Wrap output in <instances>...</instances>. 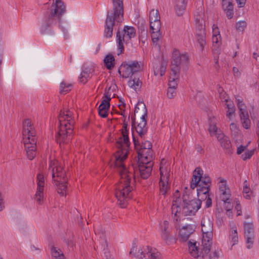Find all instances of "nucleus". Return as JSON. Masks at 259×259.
Here are the masks:
<instances>
[{
	"label": "nucleus",
	"instance_id": "obj_1",
	"mask_svg": "<svg viewBox=\"0 0 259 259\" xmlns=\"http://www.w3.org/2000/svg\"><path fill=\"white\" fill-rule=\"evenodd\" d=\"M126 155L122 157L117 156L116 158L115 166L120 167V180L116 185L115 189V196L117 199V204L121 208H125L128 201L132 199V191L133 187L131 186V176L128 172V171L123 166L122 160L126 158Z\"/></svg>",
	"mask_w": 259,
	"mask_h": 259
},
{
	"label": "nucleus",
	"instance_id": "obj_2",
	"mask_svg": "<svg viewBox=\"0 0 259 259\" xmlns=\"http://www.w3.org/2000/svg\"><path fill=\"white\" fill-rule=\"evenodd\" d=\"M113 5L112 10L109 11L105 21L104 36L111 37L113 27L116 23H121L123 20V5L122 0H112Z\"/></svg>",
	"mask_w": 259,
	"mask_h": 259
},
{
	"label": "nucleus",
	"instance_id": "obj_3",
	"mask_svg": "<svg viewBox=\"0 0 259 259\" xmlns=\"http://www.w3.org/2000/svg\"><path fill=\"white\" fill-rule=\"evenodd\" d=\"M189 57L186 54H181L180 51L175 49L172 53L171 60L170 78L172 81L179 80L181 69L186 71L189 64Z\"/></svg>",
	"mask_w": 259,
	"mask_h": 259
},
{
	"label": "nucleus",
	"instance_id": "obj_4",
	"mask_svg": "<svg viewBox=\"0 0 259 259\" xmlns=\"http://www.w3.org/2000/svg\"><path fill=\"white\" fill-rule=\"evenodd\" d=\"M54 2L55 5L52 6L50 13L41 25L42 33H45L50 27L60 22L62 15L66 12L65 6L61 0H54Z\"/></svg>",
	"mask_w": 259,
	"mask_h": 259
},
{
	"label": "nucleus",
	"instance_id": "obj_5",
	"mask_svg": "<svg viewBox=\"0 0 259 259\" xmlns=\"http://www.w3.org/2000/svg\"><path fill=\"white\" fill-rule=\"evenodd\" d=\"M141 66L137 61L122 63L118 68V72L123 78H129L128 81H140Z\"/></svg>",
	"mask_w": 259,
	"mask_h": 259
},
{
	"label": "nucleus",
	"instance_id": "obj_6",
	"mask_svg": "<svg viewBox=\"0 0 259 259\" xmlns=\"http://www.w3.org/2000/svg\"><path fill=\"white\" fill-rule=\"evenodd\" d=\"M52 169V179L54 185L57 187L58 193L62 196H64L66 193L67 178L66 171L63 167L61 165H57Z\"/></svg>",
	"mask_w": 259,
	"mask_h": 259
},
{
	"label": "nucleus",
	"instance_id": "obj_7",
	"mask_svg": "<svg viewBox=\"0 0 259 259\" xmlns=\"http://www.w3.org/2000/svg\"><path fill=\"white\" fill-rule=\"evenodd\" d=\"M31 121L29 119H26L23 122V143L26 156L29 160H32V144L30 137H32Z\"/></svg>",
	"mask_w": 259,
	"mask_h": 259
},
{
	"label": "nucleus",
	"instance_id": "obj_8",
	"mask_svg": "<svg viewBox=\"0 0 259 259\" xmlns=\"http://www.w3.org/2000/svg\"><path fill=\"white\" fill-rule=\"evenodd\" d=\"M136 35V30L132 26H125L122 31L119 30L117 32L116 38L117 43V55L123 53L124 48L123 44L127 43Z\"/></svg>",
	"mask_w": 259,
	"mask_h": 259
},
{
	"label": "nucleus",
	"instance_id": "obj_9",
	"mask_svg": "<svg viewBox=\"0 0 259 259\" xmlns=\"http://www.w3.org/2000/svg\"><path fill=\"white\" fill-rule=\"evenodd\" d=\"M59 131L56 136V140L61 145L68 144L71 140V135L72 133V125L70 122L62 123V120L60 118V125Z\"/></svg>",
	"mask_w": 259,
	"mask_h": 259
},
{
	"label": "nucleus",
	"instance_id": "obj_10",
	"mask_svg": "<svg viewBox=\"0 0 259 259\" xmlns=\"http://www.w3.org/2000/svg\"><path fill=\"white\" fill-rule=\"evenodd\" d=\"M183 206L182 214L185 216L195 215L201 207V200L199 199L190 200L186 195L182 197Z\"/></svg>",
	"mask_w": 259,
	"mask_h": 259
},
{
	"label": "nucleus",
	"instance_id": "obj_11",
	"mask_svg": "<svg viewBox=\"0 0 259 259\" xmlns=\"http://www.w3.org/2000/svg\"><path fill=\"white\" fill-rule=\"evenodd\" d=\"M192 242L190 240L188 242L189 249L191 254L194 257H198L202 255V257L204 258V256L210 252L212 241H207L206 239H202V247L201 251L199 252V248L196 246V242L194 240Z\"/></svg>",
	"mask_w": 259,
	"mask_h": 259
},
{
	"label": "nucleus",
	"instance_id": "obj_12",
	"mask_svg": "<svg viewBox=\"0 0 259 259\" xmlns=\"http://www.w3.org/2000/svg\"><path fill=\"white\" fill-rule=\"evenodd\" d=\"M130 254L138 259H158L160 253L155 249L153 250L151 247L147 246L143 251L142 249L137 250V248L133 246L131 249Z\"/></svg>",
	"mask_w": 259,
	"mask_h": 259
},
{
	"label": "nucleus",
	"instance_id": "obj_13",
	"mask_svg": "<svg viewBox=\"0 0 259 259\" xmlns=\"http://www.w3.org/2000/svg\"><path fill=\"white\" fill-rule=\"evenodd\" d=\"M183 221L184 223H186L187 221H190V224L185 225V226L180 229L179 232L180 239L182 241L185 242L188 239L190 235L194 232L196 227V224L195 221L191 218H184Z\"/></svg>",
	"mask_w": 259,
	"mask_h": 259
},
{
	"label": "nucleus",
	"instance_id": "obj_14",
	"mask_svg": "<svg viewBox=\"0 0 259 259\" xmlns=\"http://www.w3.org/2000/svg\"><path fill=\"white\" fill-rule=\"evenodd\" d=\"M36 191L35 197L33 198L35 200L36 203L40 205L43 203L44 201V191L45 185V177L42 174L39 173L36 176Z\"/></svg>",
	"mask_w": 259,
	"mask_h": 259
},
{
	"label": "nucleus",
	"instance_id": "obj_15",
	"mask_svg": "<svg viewBox=\"0 0 259 259\" xmlns=\"http://www.w3.org/2000/svg\"><path fill=\"white\" fill-rule=\"evenodd\" d=\"M140 107L142 110L141 113H144V114L142 115V117H141L140 121L138 123L137 125L138 127L137 128H136V130L138 133L139 136L141 138H143L147 132V128L146 127L147 125L146 117L147 116V110L145 109V107H144L142 104H141Z\"/></svg>",
	"mask_w": 259,
	"mask_h": 259
},
{
	"label": "nucleus",
	"instance_id": "obj_16",
	"mask_svg": "<svg viewBox=\"0 0 259 259\" xmlns=\"http://www.w3.org/2000/svg\"><path fill=\"white\" fill-rule=\"evenodd\" d=\"M138 159L141 161V163L145 164L152 163L151 162L153 160L152 150H151L149 153L148 150L147 149H138Z\"/></svg>",
	"mask_w": 259,
	"mask_h": 259
},
{
	"label": "nucleus",
	"instance_id": "obj_17",
	"mask_svg": "<svg viewBox=\"0 0 259 259\" xmlns=\"http://www.w3.org/2000/svg\"><path fill=\"white\" fill-rule=\"evenodd\" d=\"M153 163L145 164L140 163L138 165V170L141 178L147 179L151 175Z\"/></svg>",
	"mask_w": 259,
	"mask_h": 259
},
{
	"label": "nucleus",
	"instance_id": "obj_18",
	"mask_svg": "<svg viewBox=\"0 0 259 259\" xmlns=\"http://www.w3.org/2000/svg\"><path fill=\"white\" fill-rule=\"evenodd\" d=\"M160 17L159 13L157 10H152L149 13L150 27H155L157 29L159 26H161Z\"/></svg>",
	"mask_w": 259,
	"mask_h": 259
},
{
	"label": "nucleus",
	"instance_id": "obj_19",
	"mask_svg": "<svg viewBox=\"0 0 259 259\" xmlns=\"http://www.w3.org/2000/svg\"><path fill=\"white\" fill-rule=\"evenodd\" d=\"M122 137L120 138V140L116 142V146L119 148V150L116 154H118V152L121 154H124L123 149V143H124L127 147H129L130 145V142L128 138V132L122 131L121 132Z\"/></svg>",
	"mask_w": 259,
	"mask_h": 259
},
{
	"label": "nucleus",
	"instance_id": "obj_20",
	"mask_svg": "<svg viewBox=\"0 0 259 259\" xmlns=\"http://www.w3.org/2000/svg\"><path fill=\"white\" fill-rule=\"evenodd\" d=\"M233 0H222V8L226 16L229 19L233 18L234 15Z\"/></svg>",
	"mask_w": 259,
	"mask_h": 259
},
{
	"label": "nucleus",
	"instance_id": "obj_21",
	"mask_svg": "<svg viewBox=\"0 0 259 259\" xmlns=\"http://www.w3.org/2000/svg\"><path fill=\"white\" fill-rule=\"evenodd\" d=\"M169 223L168 221H164L161 225V237L166 242L172 239L170 234V230L168 228Z\"/></svg>",
	"mask_w": 259,
	"mask_h": 259
},
{
	"label": "nucleus",
	"instance_id": "obj_22",
	"mask_svg": "<svg viewBox=\"0 0 259 259\" xmlns=\"http://www.w3.org/2000/svg\"><path fill=\"white\" fill-rule=\"evenodd\" d=\"M195 36L197 43L199 45L201 50H203L206 44V31L195 29Z\"/></svg>",
	"mask_w": 259,
	"mask_h": 259
},
{
	"label": "nucleus",
	"instance_id": "obj_23",
	"mask_svg": "<svg viewBox=\"0 0 259 259\" xmlns=\"http://www.w3.org/2000/svg\"><path fill=\"white\" fill-rule=\"evenodd\" d=\"M195 29L205 30V15L204 12L200 11V13L195 16Z\"/></svg>",
	"mask_w": 259,
	"mask_h": 259
},
{
	"label": "nucleus",
	"instance_id": "obj_24",
	"mask_svg": "<svg viewBox=\"0 0 259 259\" xmlns=\"http://www.w3.org/2000/svg\"><path fill=\"white\" fill-rule=\"evenodd\" d=\"M133 142L135 147V148L138 149H147L148 150L149 153L152 150V143L149 141H146L144 142H142V145H140V143L138 139L136 138L133 134Z\"/></svg>",
	"mask_w": 259,
	"mask_h": 259
},
{
	"label": "nucleus",
	"instance_id": "obj_25",
	"mask_svg": "<svg viewBox=\"0 0 259 259\" xmlns=\"http://www.w3.org/2000/svg\"><path fill=\"white\" fill-rule=\"evenodd\" d=\"M94 72V69L92 67L83 66L80 74V78L82 79L80 81H84V80H88L92 79Z\"/></svg>",
	"mask_w": 259,
	"mask_h": 259
},
{
	"label": "nucleus",
	"instance_id": "obj_26",
	"mask_svg": "<svg viewBox=\"0 0 259 259\" xmlns=\"http://www.w3.org/2000/svg\"><path fill=\"white\" fill-rule=\"evenodd\" d=\"M187 0H175V10L178 16H182L185 9Z\"/></svg>",
	"mask_w": 259,
	"mask_h": 259
},
{
	"label": "nucleus",
	"instance_id": "obj_27",
	"mask_svg": "<svg viewBox=\"0 0 259 259\" xmlns=\"http://www.w3.org/2000/svg\"><path fill=\"white\" fill-rule=\"evenodd\" d=\"M166 68V63L162 61V62H158V64H155V66H153V71L155 76L159 75L160 76H162L165 73Z\"/></svg>",
	"mask_w": 259,
	"mask_h": 259
},
{
	"label": "nucleus",
	"instance_id": "obj_28",
	"mask_svg": "<svg viewBox=\"0 0 259 259\" xmlns=\"http://www.w3.org/2000/svg\"><path fill=\"white\" fill-rule=\"evenodd\" d=\"M194 172H197V174L200 176L201 177V180L200 181V183L203 184L204 185L208 186L210 187L211 185V179L210 178L206 175H204L203 176V170L200 167H197L194 170Z\"/></svg>",
	"mask_w": 259,
	"mask_h": 259
},
{
	"label": "nucleus",
	"instance_id": "obj_29",
	"mask_svg": "<svg viewBox=\"0 0 259 259\" xmlns=\"http://www.w3.org/2000/svg\"><path fill=\"white\" fill-rule=\"evenodd\" d=\"M160 28L161 26H159L157 29H156V27L154 26L152 27H150V31L151 33V38L153 43L157 42L161 37Z\"/></svg>",
	"mask_w": 259,
	"mask_h": 259
},
{
	"label": "nucleus",
	"instance_id": "obj_30",
	"mask_svg": "<svg viewBox=\"0 0 259 259\" xmlns=\"http://www.w3.org/2000/svg\"><path fill=\"white\" fill-rule=\"evenodd\" d=\"M213 224L209 219H202L201 221V231L203 232L206 231H212Z\"/></svg>",
	"mask_w": 259,
	"mask_h": 259
},
{
	"label": "nucleus",
	"instance_id": "obj_31",
	"mask_svg": "<svg viewBox=\"0 0 259 259\" xmlns=\"http://www.w3.org/2000/svg\"><path fill=\"white\" fill-rule=\"evenodd\" d=\"M225 102L226 103L225 105L226 106V108H228V111H227V116L231 118V117L234 113L235 111V107L233 103V102L228 99H225Z\"/></svg>",
	"mask_w": 259,
	"mask_h": 259
},
{
	"label": "nucleus",
	"instance_id": "obj_32",
	"mask_svg": "<svg viewBox=\"0 0 259 259\" xmlns=\"http://www.w3.org/2000/svg\"><path fill=\"white\" fill-rule=\"evenodd\" d=\"M115 59L112 54L106 55L104 60L105 66L108 69H111L114 66Z\"/></svg>",
	"mask_w": 259,
	"mask_h": 259
},
{
	"label": "nucleus",
	"instance_id": "obj_33",
	"mask_svg": "<svg viewBox=\"0 0 259 259\" xmlns=\"http://www.w3.org/2000/svg\"><path fill=\"white\" fill-rule=\"evenodd\" d=\"M168 177L169 176H167L165 180L162 179H160L159 181L160 192L162 195L164 196L166 195L168 188L167 185Z\"/></svg>",
	"mask_w": 259,
	"mask_h": 259
},
{
	"label": "nucleus",
	"instance_id": "obj_34",
	"mask_svg": "<svg viewBox=\"0 0 259 259\" xmlns=\"http://www.w3.org/2000/svg\"><path fill=\"white\" fill-rule=\"evenodd\" d=\"M241 120L242 121L243 126L246 128L248 129L250 126V121L249 119V115L248 112L244 113L242 112L239 114Z\"/></svg>",
	"mask_w": 259,
	"mask_h": 259
},
{
	"label": "nucleus",
	"instance_id": "obj_35",
	"mask_svg": "<svg viewBox=\"0 0 259 259\" xmlns=\"http://www.w3.org/2000/svg\"><path fill=\"white\" fill-rule=\"evenodd\" d=\"M221 145L226 153H232L231 143L228 138L224 139L223 141L221 143Z\"/></svg>",
	"mask_w": 259,
	"mask_h": 259
},
{
	"label": "nucleus",
	"instance_id": "obj_36",
	"mask_svg": "<svg viewBox=\"0 0 259 259\" xmlns=\"http://www.w3.org/2000/svg\"><path fill=\"white\" fill-rule=\"evenodd\" d=\"M73 84L68 82H61L60 85V93L64 94L70 91Z\"/></svg>",
	"mask_w": 259,
	"mask_h": 259
},
{
	"label": "nucleus",
	"instance_id": "obj_37",
	"mask_svg": "<svg viewBox=\"0 0 259 259\" xmlns=\"http://www.w3.org/2000/svg\"><path fill=\"white\" fill-rule=\"evenodd\" d=\"M245 236H253L254 235L253 225L251 223H246L244 225Z\"/></svg>",
	"mask_w": 259,
	"mask_h": 259
},
{
	"label": "nucleus",
	"instance_id": "obj_38",
	"mask_svg": "<svg viewBox=\"0 0 259 259\" xmlns=\"http://www.w3.org/2000/svg\"><path fill=\"white\" fill-rule=\"evenodd\" d=\"M125 155H126V158H125L123 159H122V162H122V165H123V166H124V167L126 168V169H127V170L128 171V174L130 175H131V178H132L133 176H134V175L132 174V172H131V171H130V169H131V168H129V169H127V168H126V167L125 166V165H124V164H123V161H124V160H125L126 159V158H127V152H125V153H124V154H121V153H120V152H118V154H114V159H114V162H113L114 166V167H115V168H117V170H118V171L119 175H120V173H119V172H120V167H119L115 166V161H116V158H117V156H120V157H122V156H125Z\"/></svg>",
	"mask_w": 259,
	"mask_h": 259
},
{
	"label": "nucleus",
	"instance_id": "obj_39",
	"mask_svg": "<svg viewBox=\"0 0 259 259\" xmlns=\"http://www.w3.org/2000/svg\"><path fill=\"white\" fill-rule=\"evenodd\" d=\"M230 236L231 239V241L233 243L232 245H235L238 241V233L237 229L233 228H232V230L230 232Z\"/></svg>",
	"mask_w": 259,
	"mask_h": 259
},
{
	"label": "nucleus",
	"instance_id": "obj_40",
	"mask_svg": "<svg viewBox=\"0 0 259 259\" xmlns=\"http://www.w3.org/2000/svg\"><path fill=\"white\" fill-rule=\"evenodd\" d=\"M181 208L180 205H178L177 204H172L171 206V212L172 213H174L175 218H174V221L177 222L180 220L179 217L177 216V213H180L181 211Z\"/></svg>",
	"mask_w": 259,
	"mask_h": 259
},
{
	"label": "nucleus",
	"instance_id": "obj_41",
	"mask_svg": "<svg viewBox=\"0 0 259 259\" xmlns=\"http://www.w3.org/2000/svg\"><path fill=\"white\" fill-rule=\"evenodd\" d=\"M59 249H57L56 247H53L51 248V253L54 259H63L64 255L60 251H58Z\"/></svg>",
	"mask_w": 259,
	"mask_h": 259
},
{
	"label": "nucleus",
	"instance_id": "obj_42",
	"mask_svg": "<svg viewBox=\"0 0 259 259\" xmlns=\"http://www.w3.org/2000/svg\"><path fill=\"white\" fill-rule=\"evenodd\" d=\"M127 85L137 93L141 90L142 82H127Z\"/></svg>",
	"mask_w": 259,
	"mask_h": 259
},
{
	"label": "nucleus",
	"instance_id": "obj_43",
	"mask_svg": "<svg viewBox=\"0 0 259 259\" xmlns=\"http://www.w3.org/2000/svg\"><path fill=\"white\" fill-rule=\"evenodd\" d=\"M141 104H142L144 107H145V109L147 110L146 105L143 102H138V103L137 104L135 108L134 114L136 115V114H137L138 116L142 117V115H143L144 114L141 113L142 111L141 108L140 107L141 106Z\"/></svg>",
	"mask_w": 259,
	"mask_h": 259
},
{
	"label": "nucleus",
	"instance_id": "obj_44",
	"mask_svg": "<svg viewBox=\"0 0 259 259\" xmlns=\"http://www.w3.org/2000/svg\"><path fill=\"white\" fill-rule=\"evenodd\" d=\"M109 109L107 107L99 106L98 109L99 115L102 118H106L107 117Z\"/></svg>",
	"mask_w": 259,
	"mask_h": 259
},
{
	"label": "nucleus",
	"instance_id": "obj_45",
	"mask_svg": "<svg viewBox=\"0 0 259 259\" xmlns=\"http://www.w3.org/2000/svg\"><path fill=\"white\" fill-rule=\"evenodd\" d=\"M231 194L230 192V190L229 189V188H228V191H225L222 193V194L221 195V198L223 202H226V201L230 200V199H231Z\"/></svg>",
	"mask_w": 259,
	"mask_h": 259
},
{
	"label": "nucleus",
	"instance_id": "obj_46",
	"mask_svg": "<svg viewBox=\"0 0 259 259\" xmlns=\"http://www.w3.org/2000/svg\"><path fill=\"white\" fill-rule=\"evenodd\" d=\"M247 25L246 22L244 21H239L236 24V29L239 31H243Z\"/></svg>",
	"mask_w": 259,
	"mask_h": 259
},
{
	"label": "nucleus",
	"instance_id": "obj_47",
	"mask_svg": "<svg viewBox=\"0 0 259 259\" xmlns=\"http://www.w3.org/2000/svg\"><path fill=\"white\" fill-rule=\"evenodd\" d=\"M197 192L198 197L200 200H204V199L207 198L209 195V193L202 191L200 189H197Z\"/></svg>",
	"mask_w": 259,
	"mask_h": 259
},
{
	"label": "nucleus",
	"instance_id": "obj_48",
	"mask_svg": "<svg viewBox=\"0 0 259 259\" xmlns=\"http://www.w3.org/2000/svg\"><path fill=\"white\" fill-rule=\"evenodd\" d=\"M246 238V243L247 244V248L250 249L252 247L254 242V236H245Z\"/></svg>",
	"mask_w": 259,
	"mask_h": 259
},
{
	"label": "nucleus",
	"instance_id": "obj_49",
	"mask_svg": "<svg viewBox=\"0 0 259 259\" xmlns=\"http://www.w3.org/2000/svg\"><path fill=\"white\" fill-rule=\"evenodd\" d=\"M166 94L168 98L173 99L177 94L176 89L168 88Z\"/></svg>",
	"mask_w": 259,
	"mask_h": 259
},
{
	"label": "nucleus",
	"instance_id": "obj_50",
	"mask_svg": "<svg viewBox=\"0 0 259 259\" xmlns=\"http://www.w3.org/2000/svg\"><path fill=\"white\" fill-rule=\"evenodd\" d=\"M202 239H206L207 241H212V231H206L202 233Z\"/></svg>",
	"mask_w": 259,
	"mask_h": 259
},
{
	"label": "nucleus",
	"instance_id": "obj_51",
	"mask_svg": "<svg viewBox=\"0 0 259 259\" xmlns=\"http://www.w3.org/2000/svg\"><path fill=\"white\" fill-rule=\"evenodd\" d=\"M254 150H248L246 151L242 155V157L243 160L250 159L254 153Z\"/></svg>",
	"mask_w": 259,
	"mask_h": 259
},
{
	"label": "nucleus",
	"instance_id": "obj_52",
	"mask_svg": "<svg viewBox=\"0 0 259 259\" xmlns=\"http://www.w3.org/2000/svg\"><path fill=\"white\" fill-rule=\"evenodd\" d=\"M111 100V98H105L102 100L101 101V103L99 106H104L105 107H107L108 108H110V101Z\"/></svg>",
	"mask_w": 259,
	"mask_h": 259
},
{
	"label": "nucleus",
	"instance_id": "obj_53",
	"mask_svg": "<svg viewBox=\"0 0 259 259\" xmlns=\"http://www.w3.org/2000/svg\"><path fill=\"white\" fill-rule=\"evenodd\" d=\"M220 182L222 183V184L221 185H220L219 187L220 191L222 193H223L225 191V192L228 191V188H229L227 186L226 181L223 179V180H222L220 181Z\"/></svg>",
	"mask_w": 259,
	"mask_h": 259
},
{
	"label": "nucleus",
	"instance_id": "obj_54",
	"mask_svg": "<svg viewBox=\"0 0 259 259\" xmlns=\"http://www.w3.org/2000/svg\"><path fill=\"white\" fill-rule=\"evenodd\" d=\"M208 131L210 134H218V128L215 124L209 123Z\"/></svg>",
	"mask_w": 259,
	"mask_h": 259
},
{
	"label": "nucleus",
	"instance_id": "obj_55",
	"mask_svg": "<svg viewBox=\"0 0 259 259\" xmlns=\"http://www.w3.org/2000/svg\"><path fill=\"white\" fill-rule=\"evenodd\" d=\"M210 188V186L204 185V184L201 183L198 184L197 187V189H200L202 191H204L207 193H209Z\"/></svg>",
	"mask_w": 259,
	"mask_h": 259
},
{
	"label": "nucleus",
	"instance_id": "obj_56",
	"mask_svg": "<svg viewBox=\"0 0 259 259\" xmlns=\"http://www.w3.org/2000/svg\"><path fill=\"white\" fill-rule=\"evenodd\" d=\"M224 207L225 209H232L233 208V205L232 202V199L230 200L226 201V202H224Z\"/></svg>",
	"mask_w": 259,
	"mask_h": 259
},
{
	"label": "nucleus",
	"instance_id": "obj_57",
	"mask_svg": "<svg viewBox=\"0 0 259 259\" xmlns=\"http://www.w3.org/2000/svg\"><path fill=\"white\" fill-rule=\"evenodd\" d=\"M238 108L239 110V114L241 113L242 112L244 113H247V112L246 110V106L243 103V102H242V103H240L237 104Z\"/></svg>",
	"mask_w": 259,
	"mask_h": 259
},
{
	"label": "nucleus",
	"instance_id": "obj_58",
	"mask_svg": "<svg viewBox=\"0 0 259 259\" xmlns=\"http://www.w3.org/2000/svg\"><path fill=\"white\" fill-rule=\"evenodd\" d=\"M200 180L201 177H200V176L197 175V172H194L192 176V179L191 180V182L199 184Z\"/></svg>",
	"mask_w": 259,
	"mask_h": 259
},
{
	"label": "nucleus",
	"instance_id": "obj_59",
	"mask_svg": "<svg viewBox=\"0 0 259 259\" xmlns=\"http://www.w3.org/2000/svg\"><path fill=\"white\" fill-rule=\"evenodd\" d=\"M209 259H220V255L219 252L215 250L209 255Z\"/></svg>",
	"mask_w": 259,
	"mask_h": 259
},
{
	"label": "nucleus",
	"instance_id": "obj_60",
	"mask_svg": "<svg viewBox=\"0 0 259 259\" xmlns=\"http://www.w3.org/2000/svg\"><path fill=\"white\" fill-rule=\"evenodd\" d=\"M65 115H66V113H65L64 111H61L58 117L59 121L60 122V118L61 119V120H62L63 124H64L65 123H66V118Z\"/></svg>",
	"mask_w": 259,
	"mask_h": 259
},
{
	"label": "nucleus",
	"instance_id": "obj_61",
	"mask_svg": "<svg viewBox=\"0 0 259 259\" xmlns=\"http://www.w3.org/2000/svg\"><path fill=\"white\" fill-rule=\"evenodd\" d=\"M104 244L103 245V250L104 251V254L106 256V258H107V257H109V256H111L109 252L108 251V249L106 248V247L107 246V242L106 240L104 241Z\"/></svg>",
	"mask_w": 259,
	"mask_h": 259
},
{
	"label": "nucleus",
	"instance_id": "obj_62",
	"mask_svg": "<svg viewBox=\"0 0 259 259\" xmlns=\"http://www.w3.org/2000/svg\"><path fill=\"white\" fill-rule=\"evenodd\" d=\"M247 183V181H245L244 182V187H243V193H244V194H248L249 193V191H250V188L248 187L247 185V184H246Z\"/></svg>",
	"mask_w": 259,
	"mask_h": 259
},
{
	"label": "nucleus",
	"instance_id": "obj_63",
	"mask_svg": "<svg viewBox=\"0 0 259 259\" xmlns=\"http://www.w3.org/2000/svg\"><path fill=\"white\" fill-rule=\"evenodd\" d=\"M217 135V139L220 142V143L223 141L224 139L227 138L228 137L225 136L223 134H215Z\"/></svg>",
	"mask_w": 259,
	"mask_h": 259
},
{
	"label": "nucleus",
	"instance_id": "obj_64",
	"mask_svg": "<svg viewBox=\"0 0 259 259\" xmlns=\"http://www.w3.org/2000/svg\"><path fill=\"white\" fill-rule=\"evenodd\" d=\"M111 92L108 90V89H106L104 91V94L103 98H111Z\"/></svg>",
	"mask_w": 259,
	"mask_h": 259
}]
</instances>
